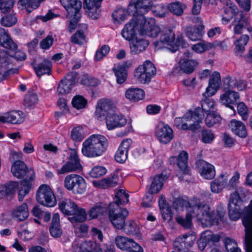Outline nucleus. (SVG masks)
<instances>
[{
	"instance_id": "nucleus-1",
	"label": "nucleus",
	"mask_w": 252,
	"mask_h": 252,
	"mask_svg": "<svg viewBox=\"0 0 252 252\" xmlns=\"http://www.w3.org/2000/svg\"><path fill=\"white\" fill-rule=\"evenodd\" d=\"M243 206L229 201L228 215L230 220H238L243 215V224L245 227V244L246 252H252V200L247 206L242 209Z\"/></svg>"
},
{
	"instance_id": "nucleus-2",
	"label": "nucleus",
	"mask_w": 252,
	"mask_h": 252,
	"mask_svg": "<svg viewBox=\"0 0 252 252\" xmlns=\"http://www.w3.org/2000/svg\"><path fill=\"white\" fill-rule=\"evenodd\" d=\"M115 109V107L111 102L106 100H100L96 108V116L98 118L105 117L107 127L109 130L124 126L126 124V119L122 115L116 113Z\"/></svg>"
},
{
	"instance_id": "nucleus-3",
	"label": "nucleus",
	"mask_w": 252,
	"mask_h": 252,
	"mask_svg": "<svg viewBox=\"0 0 252 252\" xmlns=\"http://www.w3.org/2000/svg\"><path fill=\"white\" fill-rule=\"evenodd\" d=\"M108 145L107 139L104 136L93 134L83 142L82 152L87 157H98L106 150Z\"/></svg>"
},
{
	"instance_id": "nucleus-4",
	"label": "nucleus",
	"mask_w": 252,
	"mask_h": 252,
	"mask_svg": "<svg viewBox=\"0 0 252 252\" xmlns=\"http://www.w3.org/2000/svg\"><path fill=\"white\" fill-rule=\"evenodd\" d=\"M175 39V35L172 30L169 28H163L159 40L155 42L154 44L158 49L166 48L172 53L177 51L180 46L186 48L189 45L182 36L177 37L176 43Z\"/></svg>"
},
{
	"instance_id": "nucleus-5",
	"label": "nucleus",
	"mask_w": 252,
	"mask_h": 252,
	"mask_svg": "<svg viewBox=\"0 0 252 252\" xmlns=\"http://www.w3.org/2000/svg\"><path fill=\"white\" fill-rule=\"evenodd\" d=\"M26 57V54L20 50L15 52L12 56L6 52H0V82L8 75L18 72V68H12L14 60L22 61L25 60Z\"/></svg>"
},
{
	"instance_id": "nucleus-6",
	"label": "nucleus",
	"mask_w": 252,
	"mask_h": 252,
	"mask_svg": "<svg viewBox=\"0 0 252 252\" xmlns=\"http://www.w3.org/2000/svg\"><path fill=\"white\" fill-rule=\"evenodd\" d=\"M204 117V114L199 107L196 108L194 111H189L183 118H176L175 124L177 126H181L184 130H194L199 128L200 123L202 122Z\"/></svg>"
},
{
	"instance_id": "nucleus-7",
	"label": "nucleus",
	"mask_w": 252,
	"mask_h": 252,
	"mask_svg": "<svg viewBox=\"0 0 252 252\" xmlns=\"http://www.w3.org/2000/svg\"><path fill=\"white\" fill-rule=\"evenodd\" d=\"M59 208L62 212L69 217V221L73 223L82 222L86 219V213L85 209L79 208L71 200L66 199L59 203Z\"/></svg>"
},
{
	"instance_id": "nucleus-8",
	"label": "nucleus",
	"mask_w": 252,
	"mask_h": 252,
	"mask_svg": "<svg viewBox=\"0 0 252 252\" xmlns=\"http://www.w3.org/2000/svg\"><path fill=\"white\" fill-rule=\"evenodd\" d=\"M225 14L234 18L232 25L234 26V32L238 34L248 25V19L242 11H238L236 6L230 0L227 1L224 7Z\"/></svg>"
},
{
	"instance_id": "nucleus-9",
	"label": "nucleus",
	"mask_w": 252,
	"mask_h": 252,
	"mask_svg": "<svg viewBox=\"0 0 252 252\" xmlns=\"http://www.w3.org/2000/svg\"><path fill=\"white\" fill-rule=\"evenodd\" d=\"M174 206L175 208L178 210L183 211L184 208H186L187 212L192 213L194 215L197 216V219H198L201 207H203L205 212L208 208L205 203L196 197L193 198L190 201L179 198L174 202Z\"/></svg>"
},
{
	"instance_id": "nucleus-10",
	"label": "nucleus",
	"mask_w": 252,
	"mask_h": 252,
	"mask_svg": "<svg viewBox=\"0 0 252 252\" xmlns=\"http://www.w3.org/2000/svg\"><path fill=\"white\" fill-rule=\"evenodd\" d=\"M108 209L109 219L113 226L117 229H123L128 211L114 203L109 204Z\"/></svg>"
},
{
	"instance_id": "nucleus-11",
	"label": "nucleus",
	"mask_w": 252,
	"mask_h": 252,
	"mask_svg": "<svg viewBox=\"0 0 252 252\" xmlns=\"http://www.w3.org/2000/svg\"><path fill=\"white\" fill-rule=\"evenodd\" d=\"M153 3L151 0H131L128 9L129 13L133 15L140 22H144L146 19L144 15L151 8Z\"/></svg>"
},
{
	"instance_id": "nucleus-12",
	"label": "nucleus",
	"mask_w": 252,
	"mask_h": 252,
	"mask_svg": "<svg viewBox=\"0 0 252 252\" xmlns=\"http://www.w3.org/2000/svg\"><path fill=\"white\" fill-rule=\"evenodd\" d=\"M64 187L69 191L74 194H83L86 189V183L85 179L76 174L67 175L64 180Z\"/></svg>"
},
{
	"instance_id": "nucleus-13",
	"label": "nucleus",
	"mask_w": 252,
	"mask_h": 252,
	"mask_svg": "<svg viewBox=\"0 0 252 252\" xmlns=\"http://www.w3.org/2000/svg\"><path fill=\"white\" fill-rule=\"evenodd\" d=\"M37 201L47 207H53L56 204L55 196L51 188L46 185H41L36 193Z\"/></svg>"
},
{
	"instance_id": "nucleus-14",
	"label": "nucleus",
	"mask_w": 252,
	"mask_h": 252,
	"mask_svg": "<svg viewBox=\"0 0 252 252\" xmlns=\"http://www.w3.org/2000/svg\"><path fill=\"white\" fill-rule=\"evenodd\" d=\"M155 135L158 140L164 144L169 143L174 137L172 129L163 122H159L156 125Z\"/></svg>"
},
{
	"instance_id": "nucleus-15",
	"label": "nucleus",
	"mask_w": 252,
	"mask_h": 252,
	"mask_svg": "<svg viewBox=\"0 0 252 252\" xmlns=\"http://www.w3.org/2000/svg\"><path fill=\"white\" fill-rule=\"evenodd\" d=\"M11 172L13 175L19 179L24 177L27 175L25 179H29L32 175H33V182L35 178L33 171L29 170L26 164L21 160H17L12 164Z\"/></svg>"
},
{
	"instance_id": "nucleus-16",
	"label": "nucleus",
	"mask_w": 252,
	"mask_h": 252,
	"mask_svg": "<svg viewBox=\"0 0 252 252\" xmlns=\"http://www.w3.org/2000/svg\"><path fill=\"white\" fill-rule=\"evenodd\" d=\"M76 72H70L59 83L57 92L59 94H64L70 93L74 86L76 77Z\"/></svg>"
},
{
	"instance_id": "nucleus-17",
	"label": "nucleus",
	"mask_w": 252,
	"mask_h": 252,
	"mask_svg": "<svg viewBox=\"0 0 252 252\" xmlns=\"http://www.w3.org/2000/svg\"><path fill=\"white\" fill-rule=\"evenodd\" d=\"M140 34V22L136 18H133L125 25L121 32L122 36L126 40L130 41L134 37L136 31Z\"/></svg>"
},
{
	"instance_id": "nucleus-18",
	"label": "nucleus",
	"mask_w": 252,
	"mask_h": 252,
	"mask_svg": "<svg viewBox=\"0 0 252 252\" xmlns=\"http://www.w3.org/2000/svg\"><path fill=\"white\" fill-rule=\"evenodd\" d=\"M62 5L67 12L68 16L80 19L81 16L80 12L82 2L79 0H60Z\"/></svg>"
},
{
	"instance_id": "nucleus-19",
	"label": "nucleus",
	"mask_w": 252,
	"mask_h": 252,
	"mask_svg": "<svg viewBox=\"0 0 252 252\" xmlns=\"http://www.w3.org/2000/svg\"><path fill=\"white\" fill-rule=\"evenodd\" d=\"M162 29L156 25L153 19H145L144 22H140V34H146L151 37H156Z\"/></svg>"
},
{
	"instance_id": "nucleus-20",
	"label": "nucleus",
	"mask_w": 252,
	"mask_h": 252,
	"mask_svg": "<svg viewBox=\"0 0 252 252\" xmlns=\"http://www.w3.org/2000/svg\"><path fill=\"white\" fill-rule=\"evenodd\" d=\"M206 205L208 208V209H207L206 211L205 212L203 207H201L198 220H204L212 223H217L219 220H222L225 214L223 210H220V211H217L216 212H210V208L209 206L206 203Z\"/></svg>"
},
{
	"instance_id": "nucleus-21",
	"label": "nucleus",
	"mask_w": 252,
	"mask_h": 252,
	"mask_svg": "<svg viewBox=\"0 0 252 252\" xmlns=\"http://www.w3.org/2000/svg\"><path fill=\"white\" fill-rule=\"evenodd\" d=\"M81 168L78 156L75 152L70 154L68 161L61 168L57 170L58 174H64L76 171Z\"/></svg>"
},
{
	"instance_id": "nucleus-22",
	"label": "nucleus",
	"mask_w": 252,
	"mask_h": 252,
	"mask_svg": "<svg viewBox=\"0 0 252 252\" xmlns=\"http://www.w3.org/2000/svg\"><path fill=\"white\" fill-rule=\"evenodd\" d=\"M194 22L198 25L194 27H188L185 30L186 34L189 38L192 41L199 40L202 38L203 25L201 18L197 17L194 18Z\"/></svg>"
},
{
	"instance_id": "nucleus-23",
	"label": "nucleus",
	"mask_w": 252,
	"mask_h": 252,
	"mask_svg": "<svg viewBox=\"0 0 252 252\" xmlns=\"http://www.w3.org/2000/svg\"><path fill=\"white\" fill-rule=\"evenodd\" d=\"M194 238L189 234H184L178 237L173 243V246L178 252H188L193 243Z\"/></svg>"
},
{
	"instance_id": "nucleus-24",
	"label": "nucleus",
	"mask_w": 252,
	"mask_h": 252,
	"mask_svg": "<svg viewBox=\"0 0 252 252\" xmlns=\"http://www.w3.org/2000/svg\"><path fill=\"white\" fill-rule=\"evenodd\" d=\"M223 93L220 97V102L231 109H233L232 105L237 104L239 99V93L231 90H223Z\"/></svg>"
},
{
	"instance_id": "nucleus-25",
	"label": "nucleus",
	"mask_w": 252,
	"mask_h": 252,
	"mask_svg": "<svg viewBox=\"0 0 252 252\" xmlns=\"http://www.w3.org/2000/svg\"><path fill=\"white\" fill-rule=\"evenodd\" d=\"M196 166L200 175L205 179L211 180L215 176V167L209 163L199 159L196 161Z\"/></svg>"
},
{
	"instance_id": "nucleus-26",
	"label": "nucleus",
	"mask_w": 252,
	"mask_h": 252,
	"mask_svg": "<svg viewBox=\"0 0 252 252\" xmlns=\"http://www.w3.org/2000/svg\"><path fill=\"white\" fill-rule=\"evenodd\" d=\"M179 67H175L173 69L172 73L174 75L180 73V71L187 74L192 73L198 64L196 60L181 59L179 62Z\"/></svg>"
},
{
	"instance_id": "nucleus-27",
	"label": "nucleus",
	"mask_w": 252,
	"mask_h": 252,
	"mask_svg": "<svg viewBox=\"0 0 252 252\" xmlns=\"http://www.w3.org/2000/svg\"><path fill=\"white\" fill-rule=\"evenodd\" d=\"M169 173L164 174L163 172L151 178V184L148 190L150 194L158 193L162 189L164 183L169 178Z\"/></svg>"
},
{
	"instance_id": "nucleus-28",
	"label": "nucleus",
	"mask_w": 252,
	"mask_h": 252,
	"mask_svg": "<svg viewBox=\"0 0 252 252\" xmlns=\"http://www.w3.org/2000/svg\"><path fill=\"white\" fill-rule=\"evenodd\" d=\"M25 115L20 111H12L3 115H0V122L9 123L12 124H19L25 120Z\"/></svg>"
},
{
	"instance_id": "nucleus-29",
	"label": "nucleus",
	"mask_w": 252,
	"mask_h": 252,
	"mask_svg": "<svg viewBox=\"0 0 252 252\" xmlns=\"http://www.w3.org/2000/svg\"><path fill=\"white\" fill-rule=\"evenodd\" d=\"M103 0H84V4L87 9L88 16L92 19H97L100 16L101 2Z\"/></svg>"
},
{
	"instance_id": "nucleus-30",
	"label": "nucleus",
	"mask_w": 252,
	"mask_h": 252,
	"mask_svg": "<svg viewBox=\"0 0 252 252\" xmlns=\"http://www.w3.org/2000/svg\"><path fill=\"white\" fill-rule=\"evenodd\" d=\"M221 77L220 74L217 71H214L209 79V85L206 89L204 95L208 96L214 95L220 87Z\"/></svg>"
},
{
	"instance_id": "nucleus-31",
	"label": "nucleus",
	"mask_w": 252,
	"mask_h": 252,
	"mask_svg": "<svg viewBox=\"0 0 252 252\" xmlns=\"http://www.w3.org/2000/svg\"><path fill=\"white\" fill-rule=\"evenodd\" d=\"M231 130L236 135L245 138L247 135V129L245 124L240 121L232 120L229 123Z\"/></svg>"
},
{
	"instance_id": "nucleus-32",
	"label": "nucleus",
	"mask_w": 252,
	"mask_h": 252,
	"mask_svg": "<svg viewBox=\"0 0 252 252\" xmlns=\"http://www.w3.org/2000/svg\"><path fill=\"white\" fill-rule=\"evenodd\" d=\"M118 179L119 176L118 174L114 173L111 177L103 178L97 181H94L93 183L95 187L106 189L117 185Z\"/></svg>"
},
{
	"instance_id": "nucleus-33",
	"label": "nucleus",
	"mask_w": 252,
	"mask_h": 252,
	"mask_svg": "<svg viewBox=\"0 0 252 252\" xmlns=\"http://www.w3.org/2000/svg\"><path fill=\"white\" fill-rule=\"evenodd\" d=\"M0 45L14 51L17 48V44L13 42L6 31L3 28H0Z\"/></svg>"
},
{
	"instance_id": "nucleus-34",
	"label": "nucleus",
	"mask_w": 252,
	"mask_h": 252,
	"mask_svg": "<svg viewBox=\"0 0 252 252\" xmlns=\"http://www.w3.org/2000/svg\"><path fill=\"white\" fill-rule=\"evenodd\" d=\"M12 216L13 219L18 221H23L29 216V213L28 205L24 203L16 207L12 211Z\"/></svg>"
},
{
	"instance_id": "nucleus-35",
	"label": "nucleus",
	"mask_w": 252,
	"mask_h": 252,
	"mask_svg": "<svg viewBox=\"0 0 252 252\" xmlns=\"http://www.w3.org/2000/svg\"><path fill=\"white\" fill-rule=\"evenodd\" d=\"M33 67L36 75L41 77L44 74L49 75L51 73L52 63L48 60H44Z\"/></svg>"
},
{
	"instance_id": "nucleus-36",
	"label": "nucleus",
	"mask_w": 252,
	"mask_h": 252,
	"mask_svg": "<svg viewBox=\"0 0 252 252\" xmlns=\"http://www.w3.org/2000/svg\"><path fill=\"white\" fill-rule=\"evenodd\" d=\"M149 45L148 40L140 38H136L130 43V53L132 55H137L144 51Z\"/></svg>"
},
{
	"instance_id": "nucleus-37",
	"label": "nucleus",
	"mask_w": 252,
	"mask_h": 252,
	"mask_svg": "<svg viewBox=\"0 0 252 252\" xmlns=\"http://www.w3.org/2000/svg\"><path fill=\"white\" fill-rule=\"evenodd\" d=\"M247 191L246 189L239 187L231 194L229 201L243 206L244 200L247 196Z\"/></svg>"
},
{
	"instance_id": "nucleus-38",
	"label": "nucleus",
	"mask_w": 252,
	"mask_h": 252,
	"mask_svg": "<svg viewBox=\"0 0 252 252\" xmlns=\"http://www.w3.org/2000/svg\"><path fill=\"white\" fill-rule=\"evenodd\" d=\"M228 179L224 175H220L211 183V190L213 193H218L225 187Z\"/></svg>"
},
{
	"instance_id": "nucleus-39",
	"label": "nucleus",
	"mask_w": 252,
	"mask_h": 252,
	"mask_svg": "<svg viewBox=\"0 0 252 252\" xmlns=\"http://www.w3.org/2000/svg\"><path fill=\"white\" fill-rule=\"evenodd\" d=\"M49 231L51 236L55 238L60 237L62 234V230L60 225V216L57 213L55 214L53 217Z\"/></svg>"
},
{
	"instance_id": "nucleus-40",
	"label": "nucleus",
	"mask_w": 252,
	"mask_h": 252,
	"mask_svg": "<svg viewBox=\"0 0 252 252\" xmlns=\"http://www.w3.org/2000/svg\"><path fill=\"white\" fill-rule=\"evenodd\" d=\"M144 91L138 88H130L125 93L126 98L130 100L138 101L142 99L144 97Z\"/></svg>"
},
{
	"instance_id": "nucleus-41",
	"label": "nucleus",
	"mask_w": 252,
	"mask_h": 252,
	"mask_svg": "<svg viewBox=\"0 0 252 252\" xmlns=\"http://www.w3.org/2000/svg\"><path fill=\"white\" fill-rule=\"evenodd\" d=\"M177 158V165L184 174L189 173V168L188 164V154L185 151H182L178 155Z\"/></svg>"
},
{
	"instance_id": "nucleus-42",
	"label": "nucleus",
	"mask_w": 252,
	"mask_h": 252,
	"mask_svg": "<svg viewBox=\"0 0 252 252\" xmlns=\"http://www.w3.org/2000/svg\"><path fill=\"white\" fill-rule=\"evenodd\" d=\"M33 184V175L29 179H24L21 182V187L19 190V199L21 201L27 194L32 188Z\"/></svg>"
},
{
	"instance_id": "nucleus-43",
	"label": "nucleus",
	"mask_w": 252,
	"mask_h": 252,
	"mask_svg": "<svg viewBox=\"0 0 252 252\" xmlns=\"http://www.w3.org/2000/svg\"><path fill=\"white\" fill-rule=\"evenodd\" d=\"M19 187V183L15 181H10L5 186L0 187V197L2 198L6 195L13 194Z\"/></svg>"
},
{
	"instance_id": "nucleus-44",
	"label": "nucleus",
	"mask_w": 252,
	"mask_h": 252,
	"mask_svg": "<svg viewBox=\"0 0 252 252\" xmlns=\"http://www.w3.org/2000/svg\"><path fill=\"white\" fill-rule=\"evenodd\" d=\"M196 217L197 216L194 215L192 213H189L187 212L186 217L184 218L182 216H178L176 218L177 222L182 225L184 228L186 229L191 228L192 226V218Z\"/></svg>"
},
{
	"instance_id": "nucleus-45",
	"label": "nucleus",
	"mask_w": 252,
	"mask_h": 252,
	"mask_svg": "<svg viewBox=\"0 0 252 252\" xmlns=\"http://www.w3.org/2000/svg\"><path fill=\"white\" fill-rule=\"evenodd\" d=\"M38 101V97L36 93L33 92H28L25 95L24 105L27 107H34Z\"/></svg>"
},
{
	"instance_id": "nucleus-46",
	"label": "nucleus",
	"mask_w": 252,
	"mask_h": 252,
	"mask_svg": "<svg viewBox=\"0 0 252 252\" xmlns=\"http://www.w3.org/2000/svg\"><path fill=\"white\" fill-rule=\"evenodd\" d=\"M186 7V6L185 4L179 1L172 2L169 3L167 6L168 9L171 13L177 16L182 15Z\"/></svg>"
},
{
	"instance_id": "nucleus-47",
	"label": "nucleus",
	"mask_w": 252,
	"mask_h": 252,
	"mask_svg": "<svg viewBox=\"0 0 252 252\" xmlns=\"http://www.w3.org/2000/svg\"><path fill=\"white\" fill-rule=\"evenodd\" d=\"M123 229L128 235L138 236L139 234V228L133 220H129L125 223Z\"/></svg>"
},
{
	"instance_id": "nucleus-48",
	"label": "nucleus",
	"mask_w": 252,
	"mask_h": 252,
	"mask_svg": "<svg viewBox=\"0 0 252 252\" xmlns=\"http://www.w3.org/2000/svg\"><path fill=\"white\" fill-rule=\"evenodd\" d=\"M112 71L115 74L118 84H122L126 81L127 77V71L122 67L116 66L112 68Z\"/></svg>"
},
{
	"instance_id": "nucleus-49",
	"label": "nucleus",
	"mask_w": 252,
	"mask_h": 252,
	"mask_svg": "<svg viewBox=\"0 0 252 252\" xmlns=\"http://www.w3.org/2000/svg\"><path fill=\"white\" fill-rule=\"evenodd\" d=\"M207 113V116L205 119V123L208 127H211L215 124L219 123L221 118L216 111H212Z\"/></svg>"
},
{
	"instance_id": "nucleus-50",
	"label": "nucleus",
	"mask_w": 252,
	"mask_h": 252,
	"mask_svg": "<svg viewBox=\"0 0 252 252\" xmlns=\"http://www.w3.org/2000/svg\"><path fill=\"white\" fill-rule=\"evenodd\" d=\"M83 252H99L101 250L99 245L95 241H85L82 243Z\"/></svg>"
},
{
	"instance_id": "nucleus-51",
	"label": "nucleus",
	"mask_w": 252,
	"mask_h": 252,
	"mask_svg": "<svg viewBox=\"0 0 252 252\" xmlns=\"http://www.w3.org/2000/svg\"><path fill=\"white\" fill-rule=\"evenodd\" d=\"M45 0H19V3L25 6L27 11L30 12L32 9H35L38 7L40 4Z\"/></svg>"
},
{
	"instance_id": "nucleus-52",
	"label": "nucleus",
	"mask_w": 252,
	"mask_h": 252,
	"mask_svg": "<svg viewBox=\"0 0 252 252\" xmlns=\"http://www.w3.org/2000/svg\"><path fill=\"white\" fill-rule=\"evenodd\" d=\"M137 69L144 71L152 77L156 74V68L154 64L149 60L146 61L142 65H139Z\"/></svg>"
},
{
	"instance_id": "nucleus-53",
	"label": "nucleus",
	"mask_w": 252,
	"mask_h": 252,
	"mask_svg": "<svg viewBox=\"0 0 252 252\" xmlns=\"http://www.w3.org/2000/svg\"><path fill=\"white\" fill-rule=\"evenodd\" d=\"M106 207L102 203L95 205L89 212V216L91 219L97 218L106 211Z\"/></svg>"
},
{
	"instance_id": "nucleus-54",
	"label": "nucleus",
	"mask_w": 252,
	"mask_h": 252,
	"mask_svg": "<svg viewBox=\"0 0 252 252\" xmlns=\"http://www.w3.org/2000/svg\"><path fill=\"white\" fill-rule=\"evenodd\" d=\"M203 96L204 98L201 100L202 108L201 110L203 114L204 112H212V111H210V109L213 108L214 106L215 101L213 99L209 98L210 96H208L207 94L204 95V93L203 94Z\"/></svg>"
},
{
	"instance_id": "nucleus-55",
	"label": "nucleus",
	"mask_w": 252,
	"mask_h": 252,
	"mask_svg": "<svg viewBox=\"0 0 252 252\" xmlns=\"http://www.w3.org/2000/svg\"><path fill=\"white\" fill-rule=\"evenodd\" d=\"M129 10H126L124 8H120L116 10L112 14V17L115 22L121 23L124 21L126 16L130 14Z\"/></svg>"
},
{
	"instance_id": "nucleus-56",
	"label": "nucleus",
	"mask_w": 252,
	"mask_h": 252,
	"mask_svg": "<svg viewBox=\"0 0 252 252\" xmlns=\"http://www.w3.org/2000/svg\"><path fill=\"white\" fill-rule=\"evenodd\" d=\"M134 77L138 82L144 84H148L153 77L137 68L134 72Z\"/></svg>"
},
{
	"instance_id": "nucleus-57",
	"label": "nucleus",
	"mask_w": 252,
	"mask_h": 252,
	"mask_svg": "<svg viewBox=\"0 0 252 252\" xmlns=\"http://www.w3.org/2000/svg\"><path fill=\"white\" fill-rule=\"evenodd\" d=\"M132 239H128L121 236H117L115 239L117 246L122 250L126 251L129 248Z\"/></svg>"
},
{
	"instance_id": "nucleus-58",
	"label": "nucleus",
	"mask_w": 252,
	"mask_h": 252,
	"mask_svg": "<svg viewBox=\"0 0 252 252\" xmlns=\"http://www.w3.org/2000/svg\"><path fill=\"white\" fill-rule=\"evenodd\" d=\"M116 201L112 203H116L120 207V205L128 202L129 195L126 193L125 190L119 189L116 193Z\"/></svg>"
},
{
	"instance_id": "nucleus-59",
	"label": "nucleus",
	"mask_w": 252,
	"mask_h": 252,
	"mask_svg": "<svg viewBox=\"0 0 252 252\" xmlns=\"http://www.w3.org/2000/svg\"><path fill=\"white\" fill-rule=\"evenodd\" d=\"M87 104V100L82 95L75 96L72 100V104L73 107L77 110L84 109Z\"/></svg>"
},
{
	"instance_id": "nucleus-60",
	"label": "nucleus",
	"mask_w": 252,
	"mask_h": 252,
	"mask_svg": "<svg viewBox=\"0 0 252 252\" xmlns=\"http://www.w3.org/2000/svg\"><path fill=\"white\" fill-rule=\"evenodd\" d=\"M223 242L226 250L228 252H241L240 249L237 246L236 242L234 239L226 238Z\"/></svg>"
},
{
	"instance_id": "nucleus-61",
	"label": "nucleus",
	"mask_w": 252,
	"mask_h": 252,
	"mask_svg": "<svg viewBox=\"0 0 252 252\" xmlns=\"http://www.w3.org/2000/svg\"><path fill=\"white\" fill-rule=\"evenodd\" d=\"M71 41L75 44L79 45L83 44L86 42V37L83 32L77 31L71 37Z\"/></svg>"
},
{
	"instance_id": "nucleus-62",
	"label": "nucleus",
	"mask_w": 252,
	"mask_h": 252,
	"mask_svg": "<svg viewBox=\"0 0 252 252\" xmlns=\"http://www.w3.org/2000/svg\"><path fill=\"white\" fill-rule=\"evenodd\" d=\"M249 37L246 34L242 35L235 42L236 49L237 51L243 52L245 50V46L247 45Z\"/></svg>"
},
{
	"instance_id": "nucleus-63",
	"label": "nucleus",
	"mask_w": 252,
	"mask_h": 252,
	"mask_svg": "<svg viewBox=\"0 0 252 252\" xmlns=\"http://www.w3.org/2000/svg\"><path fill=\"white\" fill-rule=\"evenodd\" d=\"M223 90H231L238 87V82L236 78H232L230 76H226L223 80Z\"/></svg>"
},
{
	"instance_id": "nucleus-64",
	"label": "nucleus",
	"mask_w": 252,
	"mask_h": 252,
	"mask_svg": "<svg viewBox=\"0 0 252 252\" xmlns=\"http://www.w3.org/2000/svg\"><path fill=\"white\" fill-rule=\"evenodd\" d=\"M17 18L14 15H7L3 16L0 20L1 25L5 27H11L16 24Z\"/></svg>"
}]
</instances>
